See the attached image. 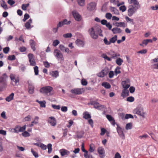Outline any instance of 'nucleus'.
<instances>
[{
	"label": "nucleus",
	"instance_id": "obj_51",
	"mask_svg": "<svg viewBox=\"0 0 158 158\" xmlns=\"http://www.w3.org/2000/svg\"><path fill=\"white\" fill-rule=\"evenodd\" d=\"M127 100L129 102H132L134 100V98L133 97H129L127 98Z\"/></svg>",
	"mask_w": 158,
	"mask_h": 158
},
{
	"label": "nucleus",
	"instance_id": "obj_1",
	"mask_svg": "<svg viewBox=\"0 0 158 158\" xmlns=\"http://www.w3.org/2000/svg\"><path fill=\"white\" fill-rule=\"evenodd\" d=\"M88 32L92 38L96 39L98 37V32L101 33L102 31L100 29H97L96 27L94 26L89 28Z\"/></svg>",
	"mask_w": 158,
	"mask_h": 158
},
{
	"label": "nucleus",
	"instance_id": "obj_33",
	"mask_svg": "<svg viewBox=\"0 0 158 158\" xmlns=\"http://www.w3.org/2000/svg\"><path fill=\"white\" fill-rule=\"evenodd\" d=\"M117 40V36L116 35H115L114 36L110 39L109 40L110 44H111V43H114Z\"/></svg>",
	"mask_w": 158,
	"mask_h": 158
},
{
	"label": "nucleus",
	"instance_id": "obj_32",
	"mask_svg": "<svg viewBox=\"0 0 158 158\" xmlns=\"http://www.w3.org/2000/svg\"><path fill=\"white\" fill-rule=\"evenodd\" d=\"M7 85L6 82H0V91H2L3 89L5 88Z\"/></svg>",
	"mask_w": 158,
	"mask_h": 158
},
{
	"label": "nucleus",
	"instance_id": "obj_5",
	"mask_svg": "<svg viewBox=\"0 0 158 158\" xmlns=\"http://www.w3.org/2000/svg\"><path fill=\"white\" fill-rule=\"evenodd\" d=\"M133 112L134 113L142 116L143 117L144 116V113L143 108L141 106L137 107L134 110Z\"/></svg>",
	"mask_w": 158,
	"mask_h": 158
},
{
	"label": "nucleus",
	"instance_id": "obj_41",
	"mask_svg": "<svg viewBox=\"0 0 158 158\" xmlns=\"http://www.w3.org/2000/svg\"><path fill=\"white\" fill-rule=\"evenodd\" d=\"M29 4L27 3V4H23L22 6V9L24 10H27V8L29 6Z\"/></svg>",
	"mask_w": 158,
	"mask_h": 158
},
{
	"label": "nucleus",
	"instance_id": "obj_4",
	"mask_svg": "<svg viewBox=\"0 0 158 158\" xmlns=\"http://www.w3.org/2000/svg\"><path fill=\"white\" fill-rule=\"evenodd\" d=\"M53 54L58 60L62 61L64 60V59L63 55L59 50L57 49H55L54 51Z\"/></svg>",
	"mask_w": 158,
	"mask_h": 158
},
{
	"label": "nucleus",
	"instance_id": "obj_60",
	"mask_svg": "<svg viewBox=\"0 0 158 158\" xmlns=\"http://www.w3.org/2000/svg\"><path fill=\"white\" fill-rule=\"evenodd\" d=\"M147 52L146 49H143L138 51L137 53L141 54H145Z\"/></svg>",
	"mask_w": 158,
	"mask_h": 158
},
{
	"label": "nucleus",
	"instance_id": "obj_23",
	"mask_svg": "<svg viewBox=\"0 0 158 158\" xmlns=\"http://www.w3.org/2000/svg\"><path fill=\"white\" fill-rule=\"evenodd\" d=\"M113 24L117 27H126L125 23L123 22L119 23L116 22L115 23H114Z\"/></svg>",
	"mask_w": 158,
	"mask_h": 158
},
{
	"label": "nucleus",
	"instance_id": "obj_6",
	"mask_svg": "<svg viewBox=\"0 0 158 158\" xmlns=\"http://www.w3.org/2000/svg\"><path fill=\"white\" fill-rule=\"evenodd\" d=\"M26 125H24L22 127L16 126L14 128L12 129L11 131L12 132L18 133L24 131L26 129Z\"/></svg>",
	"mask_w": 158,
	"mask_h": 158
},
{
	"label": "nucleus",
	"instance_id": "obj_11",
	"mask_svg": "<svg viewBox=\"0 0 158 158\" xmlns=\"http://www.w3.org/2000/svg\"><path fill=\"white\" fill-rule=\"evenodd\" d=\"M96 4L95 2H91L87 5L88 10L91 11L94 10L96 7Z\"/></svg>",
	"mask_w": 158,
	"mask_h": 158
},
{
	"label": "nucleus",
	"instance_id": "obj_40",
	"mask_svg": "<svg viewBox=\"0 0 158 158\" xmlns=\"http://www.w3.org/2000/svg\"><path fill=\"white\" fill-rule=\"evenodd\" d=\"M51 74L53 77L56 78L58 76V72L57 71H53Z\"/></svg>",
	"mask_w": 158,
	"mask_h": 158
},
{
	"label": "nucleus",
	"instance_id": "obj_2",
	"mask_svg": "<svg viewBox=\"0 0 158 158\" xmlns=\"http://www.w3.org/2000/svg\"><path fill=\"white\" fill-rule=\"evenodd\" d=\"M140 7V6H134L132 5H130L128 7L127 10L128 15L129 16H132Z\"/></svg>",
	"mask_w": 158,
	"mask_h": 158
},
{
	"label": "nucleus",
	"instance_id": "obj_30",
	"mask_svg": "<svg viewBox=\"0 0 158 158\" xmlns=\"http://www.w3.org/2000/svg\"><path fill=\"white\" fill-rule=\"evenodd\" d=\"M83 118L86 119L90 118L91 116L88 112L86 111L84 112L83 114Z\"/></svg>",
	"mask_w": 158,
	"mask_h": 158
},
{
	"label": "nucleus",
	"instance_id": "obj_48",
	"mask_svg": "<svg viewBox=\"0 0 158 158\" xmlns=\"http://www.w3.org/2000/svg\"><path fill=\"white\" fill-rule=\"evenodd\" d=\"M31 151L33 155L35 156V158H37L38 157V155L37 152L34 151L32 149H31Z\"/></svg>",
	"mask_w": 158,
	"mask_h": 158
},
{
	"label": "nucleus",
	"instance_id": "obj_37",
	"mask_svg": "<svg viewBox=\"0 0 158 158\" xmlns=\"http://www.w3.org/2000/svg\"><path fill=\"white\" fill-rule=\"evenodd\" d=\"M95 149V146L93 144H91L89 145V151L90 152H93Z\"/></svg>",
	"mask_w": 158,
	"mask_h": 158
},
{
	"label": "nucleus",
	"instance_id": "obj_44",
	"mask_svg": "<svg viewBox=\"0 0 158 158\" xmlns=\"http://www.w3.org/2000/svg\"><path fill=\"white\" fill-rule=\"evenodd\" d=\"M72 36V35L70 33H68L67 34H64L63 35V36L65 38H70Z\"/></svg>",
	"mask_w": 158,
	"mask_h": 158
},
{
	"label": "nucleus",
	"instance_id": "obj_12",
	"mask_svg": "<svg viewBox=\"0 0 158 158\" xmlns=\"http://www.w3.org/2000/svg\"><path fill=\"white\" fill-rule=\"evenodd\" d=\"M117 132L120 137L123 139L125 138V135L123 133V131L122 128L119 126H118L117 127Z\"/></svg>",
	"mask_w": 158,
	"mask_h": 158
},
{
	"label": "nucleus",
	"instance_id": "obj_47",
	"mask_svg": "<svg viewBox=\"0 0 158 158\" xmlns=\"http://www.w3.org/2000/svg\"><path fill=\"white\" fill-rule=\"evenodd\" d=\"M132 127V124L131 123H129L126 124V129L127 130L130 129Z\"/></svg>",
	"mask_w": 158,
	"mask_h": 158
},
{
	"label": "nucleus",
	"instance_id": "obj_58",
	"mask_svg": "<svg viewBox=\"0 0 158 158\" xmlns=\"http://www.w3.org/2000/svg\"><path fill=\"white\" fill-rule=\"evenodd\" d=\"M66 48V47H65L64 45L62 44L60 45L59 47L60 49L62 52H64Z\"/></svg>",
	"mask_w": 158,
	"mask_h": 158
},
{
	"label": "nucleus",
	"instance_id": "obj_63",
	"mask_svg": "<svg viewBox=\"0 0 158 158\" xmlns=\"http://www.w3.org/2000/svg\"><path fill=\"white\" fill-rule=\"evenodd\" d=\"M133 116L131 114H126L125 117V119H128L129 118H133Z\"/></svg>",
	"mask_w": 158,
	"mask_h": 158
},
{
	"label": "nucleus",
	"instance_id": "obj_53",
	"mask_svg": "<svg viewBox=\"0 0 158 158\" xmlns=\"http://www.w3.org/2000/svg\"><path fill=\"white\" fill-rule=\"evenodd\" d=\"M52 106L53 108L57 110H59L60 108V105H52Z\"/></svg>",
	"mask_w": 158,
	"mask_h": 158
},
{
	"label": "nucleus",
	"instance_id": "obj_10",
	"mask_svg": "<svg viewBox=\"0 0 158 158\" xmlns=\"http://www.w3.org/2000/svg\"><path fill=\"white\" fill-rule=\"evenodd\" d=\"M28 57L30 65L33 66L35 65L36 62L34 59L33 55L31 53H29L28 55Z\"/></svg>",
	"mask_w": 158,
	"mask_h": 158
},
{
	"label": "nucleus",
	"instance_id": "obj_35",
	"mask_svg": "<svg viewBox=\"0 0 158 158\" xmlns=\"http://www.w3.org/2000/svg\"><path fill=\"white\" fill-rule=\"evenodd\" d=\"M0 4L1 6L4 9H7V6L4 0H2L0 1Z\"/></svg>",
	"mask_w": 158,
	"mask_h": 158
},
{
	"label": "nucleus",
	"instance_id": "obj_50",
	"mask_svg": "<svg viewBox=\"0 0 158 158\" xmlns=\"http://www.w3.org/2000/svg\"><path fill=\"white\" fill-rule=\"evenodd\" d=\"M30 17L29 15L27 14H26L24 15V17L23 19V22H25L26 20L28 19Z\"/></svg>",
	"mask_w": 158,
	"mask_h": 158
},
{
	"label": "nucleus",
	"instance_id": "obj_18",
	"mask_svg": "<svg viewBox=\"0 0 158 158\" xmlns=\"http://www.w3.org/2000/svg\"><path fill=\"white\" fill-rule=\"evenodd\" d=\"M60 152L61 155L62 156H68L70 154V152L68 150L64 149H63L60 150Z\"/></svg>",
	"mask_w": 158,
	"mask_h": 158
},
{
	"label": "nucleus",
	"instance_id": "obj_22",
	"mask_svg": "<svg viewBox=\"0 0 158 158\" xmlns=\"http://www.w3.org/2000/svg\"><path fill=\"white\" fill-rule=\"evenodd\" d=\"M110 55L111 56V58L114 59H116L118 57L120 56V55L118 53H116L113 51L110 52Z\"/></svg>",
	"mask_w": 158,
	"mask_h": 158
},
{
	"label": "nucleus",
	"instance_id": "obj_8",
	"mask_svg": "<svg viewBox=\"0 0 158 158\" xmlns=\"http://www.w3.org/2000/svg\"><path fill=\"white\" fill-rule=\"evenodd\" d=\"M72 13L73 17L76 21H81V16L78 12L76 10H74L72 11Z\"/></svg>",
	"mask_w": 158,
	"mask_h": 158
},
{
	"label": "nucleus",
	"instance_id": "obj_24",
	"mask_svg": "<svg viewBox=\"0 0 158 158\" xmlns=\"http://www.w3.org/2000/svg\"><path fill=\"white\" fill-rule=\"evenodd\" d=\"M128 1L129 4H133L134 6H140L139 2L137 0H128Z\"/></svg>",
	"mask_w": 158,
	"mask_h": 158
},
{
	"label": "nucleus",
	"instance_id": "obj_49",
	"mask_svg": "<svg viewBox=\"0 0 158 158\" xmlns=\"http://www.w3.org/2000/svg\"><path fill=\"white\" fill-rule=\"evenodd\" d=\"M7 59L8 60H14L15 59V55H12L11 56H9Z\"/></svg>",
	"mask_w": 158,
	"mask_h": 158
},
{
	"label": "nucleus",
	"instance_id": "obj_13",
	"mask_svg": "<svg viewBox=\"0 0 158 158\" xmlns=\"http://www.w3.org/2000/svg\"><path fill=\"white\" fill-rule=\"evenodd\" d=\"M71 23V21H67V19H64L63 21H61L59 23L57 24V26L58 27H60L64 25L65 24H69Z\"/></svg>",
	"mask_w": 158,
	"mask_h": 158
},
{
	"label": "nucleus",
	"instance_id": "obj_21",
	"mask_svg": "<svg viewBox=\"0 0 158 158\" xmlns=\"http://www.w3.org/2000/svg\"><path fill=\"white\" fill-rule=\"evenodd\" d=\"M112 31L114 34H119L122 32V30L120 28L115 27L111 30Z\"/></svg>",
	"mask_w": 158,
	"mask_h": 158
},
{
	"label": "nucleus",
	"instance_id": "obj_15",
	"mask_svg": "<svg viewBox=\"0 0 158 158\" xmlns=\"http://www.w3.org/2000/svg\"><path fill=\"white\" fill-rule=\"evenodd\" d=\"M48 122L52 126H55L56 124V119L53 117H50L48 120Z\"/></svg>",
	"mask_w": 158,
	"mask_h": 158
},
{
	"label": "nucleus",
	"instance_id": "obj_14",
	"mask_svg": "<svg viewBox=\"0 0 158 158\" xmlns=\"http://www.w3.org/2000/svg\"><path fill=\"white\" fill-rule=\"evenodd\" d=\"M98 152L100 155V157L101 158H104L105 156V152L103 148L101 147H99L98 149Z\"/></svg>",
	"mask_w": 158,
	"mask_h": 158
},
{
	"label": "nucleus",
	"instance_id": "obj_61",
	"mask_svg": "<svg viewBox=\"0 0 158 158\" xmlns=\"http://www.w3.org/2000/svg\"><path fill=\"white\" fill-rule=\"evenodd\" d=\"M8 3L10 5V6H12L14 4L15 2L13 0H8L7 1Z\"/></svg>",
	"mask_w": 158,
	"mask_h": 158
},
{
	"label": "nucleus",
	"instance_id": "obj_42",
	"mask_svg": "<svg viewBox=\"0 0 158 158\" xmlns=\"http://www.w3.org/2000/svg\"><path fill=\"white\" fill-rule=\"evenodd\" d=\"M60 44V41L57 40H54L52 43V45L56 47Z\"/></svg>",
	"mask_w": 158,
	"mask_h": 158
},
{
	"label": "nucleus",
	"instance_id": "obj_57",
	"mask_svg": "<svg viewBox=\"0 0 158 158\" xmlns=\"http://www.w3.org/2000/svg\"><path fill=\"white\" fill-rule=\"evenodd\" d=\"M10 48L8 47H6L4 48L3 49V52L5 54L7 53L9 51Z\"/></svg>",
	"mask_w": 158,
	"mask_h": 158
},
{
	"label": "nucleus",
	"instance_id": "obj_52",
	"mask_svg": "<svg viewBox=\"0 0 158 158\" xmlns=\"http://www.w3.org/2000/svg\"><path fill=\"white\" fill-rule=\"evenodd\" d=\"M22 135L25 137H28L30 136L29 133L27 131H25L22 133Z\"/></svg>",
	"mask_w": 158,
	"mask_h": 158
},
{
	"label": "nucleus",
	"instance_id": "obj_7",
	"mask_svg": "<svg viewBox=\"0 0 158 158\" xmlns=\"http://www.w3.org/2000/svg\"><path fill=\"white\" fill-rule=\"evenodd\" d=\"M10 77L11 80V84L13 85H17V83H18L19 82V79L18 78H16L15 76L13 74H10Z\"/></svg>",
	"mask_w": 158,
	"mask_h": 158
},
{
	"label": "nucleus",
	"instance_id": "obj_56",
	"mask_svg": "<svg viewBox=\"0 0 158 158\" xmlns=\"http://www.w3.org/2000/svg\"><path fill=\"white\" fill-rule=\"evenodd\" d=\"M148 44V42L147 40H144L142 42V43L141 44H140L139 45L143 47L144 46L143 44H145V45H146Z\"/></svg>",
	"mask_w": 158,
	"mask_h": 158
},
{
	"label": "nucleus",
	"instance_id": "obj_28",
	"mask_svg": "<svg viewBox=\"0 0 158 158\" xmlns=\"http://www.w3.org/2000/svg\"><path fill=\"white\" fill-rule=\"evenodd\" d=\"M7 76L6 73L4 74L2 76L0 77V82H6V79L7 78Z\"/></svg>",
	"mask_w": 158,
	"mask_h": 158
},
{
	"label": "nucleus",
	"instance_id": "obj_39",
	"mask_svg": "<svg viewBox=\"0 0 158 158\" xmlns=\"http://www.w3.org/2000/svg\"><path fill=\"white\" fill-rule=\"evenodd\" d=\"M102 85L106 89H109L110 87V85L107 82H103L102 84Z\"/></svg>",
	"mask_w": 158,
	"mask_h": 158
},
{
	"label": "nucleus",
	"instance_id": "obj_36",
	"mask_svg": "<svg viewBox=\"0 0 158 158\" xmlns=\"http://www.w3.org/2000/svg\"><path fill=\"white\" fill-rule=\"evenodd\" d=\"M36 102H38L40 104V107H45V104L46 103V102L45 101H40L38 100H37Z\"/></svg>",
	"mask_w": 158,
	"mask_h": 158
},
{
	"label": "nucleus",
	"instance_id": "obj_34",
	"mask_svg": "<svg viewBox=\"0 0 158 158\" xmlns=\"http://www.w3.org/2000/svg\"><path fill=\"white\" fill-rule=\"evenodd\" d=\"M115 62L119 66H120L122 65V63L123 62V60L122 59L119 58H117Z\"/></svg>",
	"mask_w": 158,
	"mask_h": 158
},
{
	"label": "nucleus",
	"instance_id": "obj_3",
	"mask_svg": "<svg viewBox=\"0 0 158 158\" xmlns=\"http://www.w3.org/2000/svg\"><path fill=\"white\" fill-rule=\"evenodd\" d=\"M53 89L52 87L48 86L41 88L40 90V92L43 94L51 95L52 94L51 92L53 90Z\"/></svg>",
	"mask_w": 158,
	"mask_h": 158
},
{
	"label": "nucleus",
	"instance_id": "obj_19",
	"mask_svg": "<svg viewBox=\"0 0 158 158\" xmlns=\"http://www.w3.org/2000/svg\"><path fill=\"white\" fill-rule=\"evenodd\" d=\"M129 80L128 79H127L126 81H122V84L123 88L124 89H128L130 87V85L129 84H127V83L129 82Z\"/></svg>",
	"mask_w": 158,
	"mask_h": 158
},
{
	"label": "nucleus",
	"instance_id": "obj_29",
	"mask_svg": "<svg viewBox=\"0 0 158 158\" xmlns=\"http://www.w3.org/2000/svg\"><path fill=\"white\" fill-rule=\"evenodd\" d=\"M30 43L31 48L33 51H35V47L36 43L35 42L32 40H31L30 41Z\"/></svg>",
	"mask_w": 158,
	"mask_h": 158
},
{
	"label": "nucleus",
	"instance_id": "obj_46",
	"mask_svg": "<svg viewBox=\"0 0 158 158\" xmlns=\"http://www.w3.org/2000/svg\"><path fill=\"white\" fill-rule=\"evenodd\" d=\"M34 70L35 75H38L39 73L38 67L37 66H35L34 67Z\"/></svg>",
	"mask_w": 158,
	"mask_h": 158
},
{
	"label": "nucleus",
	"instance_id": "obj_64",
	"mask_svg": "<svg viewBox=\"0 0 158 158\" xmlns=\"http://www.w3.org/2000/svg\"><path fill=\"white\" fill-rule=\"evenodd\" d=\"M121 156L118 152H117L115 153L114 158H121Z\"/></svg>",
	"mask_w": 158,
	"mask_h": 158
},
{
	"label": "nucleus",
	"instance_id": "obj_16",
	"mask_svg": "<svg viewBox=\"0 0 158 158\" xmlns=\"http://www.w3.org/2000/svg\"><path fill=\"white\" fill-rule=\"evenodd\" d=\"M83 92L82 89H75L71 90V92L75 94H80Z\"/></svg>",
	"mask_w": 158,
	"mask_h": 158
},
{
	"label": "nucleus",
	"instance_id": "obj_26",
	"mask_svg": "<svg viewBox=\"0 0 158 158\" xmlns=\"http://www.w3.org/2000/svg\"><path fill=\"white\" fill-rule=\"evenodd\" d=\"M14 94L12 93L8 96L6 97L5 99L6 101L8 102H9L13 99Z\"/></svg>",
	"mask_w": 158,
	"mask_h": 158
},
{
	"label": "nucleus",
	"instance_id": "obj_54",
	"mask_svg": "<svg viewBox=\"0 0 158 158\" xmlns=\"http://www.w3.org/2000/svg\"><path fill=\"white\" fill-rule=\"evenodd\" d=\"M106 18L108 19H110L112 17V15L111 13H107L106 15Z\"/></svg>",
	"mask_w": 158,
	"mask_h": 158
},
{
	"label": "nucleus",
	"instance_id": "obj_55",
	"mask_svg": "<svg viewBox=\"0 0 158 158\" xmlns=\"http://www.w3.org/2000/svg\"><path fill=\"white\" fill-rule=\"evenodd\" d=\"M103 41L104 42V43L106 45H109L110 44V40L109 41H108L107 38L106 37L104 38Z\"/></svg>",
	"mask_w": 158,
	"mask_h": 158
},
{
	"label": "nucleus",
	"instance_id": "obj_38",
	"mask_svg": "<svg viewBox=\"0 0 158 158\" xmlns=\"http://www.w3.org/2000/svg\"><path fill=\"white\" fill-rule=\"evenodd\" d=\"M77 3L80 6H83L85 5V0H77Z\"/></svg>",
	"mask_w": 158,
	"mask_h": 158
},
{
	"label": "nucleus",
	"instance_id": "obj_45",
	"mask_svg": "<svg viewBox=\"0 0 158 158\" xmlns=\"http://www.w3.org/2000/svg\"><path fill=\"white\" fill-rule=\"evenodd\" d=\"M39 118L38 116H36L34 118V120L32 122V123H34L35 124H37L38 123V120Z\"/></svg>",
	"mask_w": 158,
	"mask_h": 158
},
{
	"label": "nucleus",
	"instance_id": "obj_25",
	"mask_svg": "<svg viewBox=\"0 0 158 158\" xmlns=\"http://www.w3.org/2000/svg\"><path fill=\"white\" fill-rule=\"evenodd\" d=\"M76 43L78 46L80 47H83L84 45V42L82 40L79 39L76 40Z\"/></svg>",
	"mask_w": 158,
	"mask_h": 158
},
{
	"label": "nucleus",
	"instance_id": "obj_17",
	"mask_svg": "<svg viewBox=\"0 0 158 158\" xmlns=\"http://www.w3.org/2000/svg\"><path fill=\"white\" fill-rule=\"evenodd\" d=\"M108 69H105L102 70L101 72L98 73V76L100 77H103L105 75L107 74Z\"/></svg>",
	"mask_w": 158,
	"mask_h": 158
},
{
	"label": "nucleus",
	"instance_id": "obj_20",
	"mask_svg": "<svg viewBox=\"0 0 158 158\" xmlns=\"http://www.w3.org/2000/svg\"><path fill=\"white\" fill-rule=\"evenodd\" d=\"M129 95V91L126 89H124L123 90L121 94V96L123 98H125Z\"/></svg>",
	"mask_w": 158,
	"mask_h": 158
},
{
	"label": "nucleus",
	"instance_id": "obj_59",
	"mask_svg": "<svg viewBox=\"0 0 158 158\" xmlns=\"http://www.w3.org/2000/svg\"><path fill=\"white\" fill-rule=\"evenodd\" d=\"M126 7L125 6L123 5L119 7V10H121L122 12H124L126 10Z\"/></svg>",
	"mask_w": 158,
	"mask_h": 158
},
{
	"label": "nucleus",
	"instance_id": "obj_62",
	"mask_svg": "<svg viewBox=\"0 0 158 158\" xmlns=\"http://www.w3.org/2000/svg\"><path fill=\"white\" fill-rule=\"evenodd\" d=\"M110 10L112 12H114V13H117L118 11L117 9L114 7H111Z\"/></svg>",
	"mask_w": 158,
	"mask_h": 158
},
{
	"label": "nucleus",
	"instance_id": "obj_43",
	"mask_svg": "<svg viewBox=\"0 0 158 158\" xmlns=\"http://www.w3.org/2000/svg\"><path fill=\"white\" fill-rule=\"evenodd\" d=\"M52 145L51 143H49L48 145V152L49 153H50L52 151Z\"/></svg>",
	"mask_w": 158,
	"mask_h": 158
},
{
	"label": "nucleus",
	"instance_id": "obj_9",
	"mask_svg": "<svg viewBox=\"0 0 158 158\" xmlns=\"http://www.w3.org/2000/svg\"><path fill=\"white\" fill-rule=\"evenodd\" d=\"M91 104L93 105L94 108L98 110H101L105 107V106L104 105H100L98 102L95 101L92 102L91 103Z\"/></svg>",
	"mask_w": 158,
	"mask_h": 158
},
{
	"label": "nucleus",
	"instance_id": "obj_27",
	"mask_svg": "<svg viewBox=\"0 0 158 158\" xmlns=\"http://www.w3.org/2000/svg\"><path fill=\"white\" fill-rule=\"evenodd\" d=\"M106 118L107 119L110 121H112L111 123L112 125H114L115 124V123L114 120V118H112V117L110 115H107L106 116Z\"/></svg>",
	"mask_w": 158,
	"mask_h": 158
},
{
	"label": "nucleus",
	"instance_id": "obj_31",
	"mask_svg": "<svg viewBox=\"0 0 158 158\" xmlns=\"http://www.w3.org/2000/svg\"><path fill=\"white\" fill-rule=\"evenodd\" d=\"M32 23L31 19H30L28 21L25 23V27L27 29H30L31 24Z\"/></svg>",
	"mask_w": 158,
	"mask_h": 158
}]
</instances>
